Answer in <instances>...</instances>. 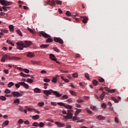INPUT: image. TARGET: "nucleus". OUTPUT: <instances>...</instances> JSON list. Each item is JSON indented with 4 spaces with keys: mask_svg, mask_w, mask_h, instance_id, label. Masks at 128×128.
Returning a JSON list of instances; mask_svg holds the SVG:
<instances>
[{
    "mask_svg": "<svg viewBox=\"0 0 128 128\" xmlns=\"http://www.w3.org/2000/svg\"><path fill=\"white\" fill-rule=\"evenodd\" d=\"M81 18H83V20H82L83 23L86 24L88 22V18L86 16H81Z\"/></svg>",
    "mask_w": 128,
    "mask_h": 128,
    "instance_id": "4468645a",
    "label": "nucleus"
},
{
    "mask_svg": "<svg viewBox=\"0 0 128 128\" xmlns=\"http://www.w3.org/2000/svg\"><path fill=\"white\" fill-rule=\"evenodd\" d=\"M20 99L17 98L14 101V104H20Z\"/></svg>",
    "mask_w": 128,
    "mask_h": 128,
    "instance_id": "a18cd8bd",
    "label": "nucleus"
},
{
    "mask_svg": "<svg viewBox=\"0 0 128 128\" xmlns=\"http://www.w3.org/2000/svg\"><path fill=\"white\" fill-rule=\"evenodd\" d=\"M70 92L72 96H76V92L74 90H70Z\"/></svg>",
    "mask_w": 128,
    "mask_h": 128,
    "instance_id": "4be33fe9",
    "label": "nucleus"
},
{
    "mask_svg": "<svg viewBox=\"0 0 128 128\" xmlns=\"http://www.w3.org/2000/svg\"><path fill=\"white\" fill-rule=\"evenodd\" d=\"M49 46L48 44H41L40 48H48Z\"/></svg>",
    "mask_w": 128,
    "mask_h": 128,
    "instance_id": "6ab92c4d",
    "label": "nucleus"
},
{
    "mask_svg": "<svg viewBox=\"0 0 128 128\" xmlns=\"http://www.w3.org/2000/svg\"><path fill=\"white\" fill-rule=\"evenodd\" d=\"M40 34H41V36H44V38H50V36L48 35V34H47L46 33V32H44V31H41L40 32Z\"/></svg>",
    "mask_w": 128,
    "mask_h": 128,
    "instance_id": "6e6552de",
    "label": "nucleus"
},
{
    "mask_svg": "<svg viewBox=\"0 0 128 128\" xmlns=\"http://www.w3.org/2000/svg\"><path fill=\"white\" fill-rule=\"evenodd\" d=\"M61 100H68V95H64L60 98Z\"/></svg>",
    "mask_w": 128,
    "mask_h": 128,
    "instance_id": "c85d7f7f",
    "label": "nucleus"
},
{
    "mask_svg": "<svg viewBox=\"0 0 128 128\" xmlns=\"http://www.w3.org/2000/svg\"><path fill=\"white\" fill-rule=\"evenodd\" d=\"M38 106H44V102H38Z\"/></svg>",
    "mask_w": 128,
    "mask_h": 128,
    "instance_id": "f704fd0d",
    "label": "nucleus"
},
{
    "mask_svg": "<svg viewBox=\"0 0 128 128\" xmlns=\"http://www.w3.org/2000/svg\"><path fill=\"white\" fill-rule=\"evenodd\" d=\"M16 44H17V48L18 50H24V48H28V46H30L32 44V42L26 41L24 43L22 42H17Z\"/></svg>",
    "mask_w": 128,
    "mask_h": 128,
    "instance_id": "f257e3e1",
    "label": "nucleus"
},
{
    "mask_svg": "<svg viewBox=\"0 0 128 128\" xmlns=\"http://www.w3.org/2000/svg\"><path fill=\"white\" fill-rule=\"evenodd\" d=\"M66 16H72V13L70 11H67L66 13Z\"/></svg>",
    "mask_w": 128,
    "mask_h": 128,
    "instance_id": "ea45409f",
    "label": "nucleus"
},
{
    "mask_svg": "<svg viewBox=\"0 0 128 128\" xmlns=\"http://www.w3.org/2000/svg\"><path fill=\"white\" fill-rule=\"evenodd\" d=\"M54 42H59L60 44H64V40L60 38L54 37Z\"/></svg>",
    "mask_w": 128,
    "mask_h": 128,
    "instance_id": "423d86ee",
    "label": "nucleus"
},
{
    "mask_svg": "<svg viewBox=\"0 0 128 128\" xmlns=\"http://www.w3.org/2000/svg\"><path fill=\"white\" fill-rule=\"evenodd\" d=\"M24 124H30V122H28V120H26L24 122Z\"/></svg>",
    "mask_w": 128,
    "mask_h": 128,
    "instance_id": "69168bd1",
    "label": "nucleus"
},
{
    "mask_svg": "<svg viewBox=\"0 0 128 128\" xmlns=\"http://www.w3.org/2000/svg\"><path fill=\"white\" fill-rule=\"evenodd\" d=\"M16 32L20 36H22V32H20V30H16Z\"/></svg>",
    "mask_w": 128,
    "mask_h": 128,
    "instance_id": "7c9ffc66",
    "label": "nucleus"
},
{
    "mask_svg": "<svg viewBox=\"0 0 128 128\" xmlns=\"http://www.w3.org/2000/svg\"><path fill=\"white\" fill-rule=\"evenodd\" d=\"M26 56L28 58H34V54L32 52H28V54H26Z\"/></svg>",
    "mask_w": 128,
    "mask_h": 128,
    "instance_id": "ddd939ff",
    "label": "nucleus"
},
{
    "mask_svg": "<svg viewBox=\"0 0 128 128\" xmlns=\"http://www.w3.org/2000/svg\"><path fill=\"white\" fill-rule=\"evenodd\" d=\"M31 62H32V64H40V61L32 60Z\"/></svg>",
    "mask_w": 128,
    "mask_h": 128,
    "instance_id": "bb28decb",
    "label": "nucleus"
},
{
    "mask_svg": "<svg viewBox=\"0 0 128 128\" xmlns=\"http://www.w3.org/2000/svg\"><path fill=\"white\" fill-rule=\"evenodd\" d=\"M76 16H78V14H76V16H72V18H75V20H76V22H80V19H78V18H76Z\"/></svg>",
    "mask_w": 128,
    "mask_h": 128,
    "instance_id": "5fc2aeb1",
    "label": "nucleus"
},
{
    "mask_svg": "<svg viewBox=\"0 0 128 128\" xmlns=\"http://www.w3.org/2000/svg\"><path fill=\"white\" fill-rule=\"evenodd\" d=\"M50 58L52 60H54V62H56L57 58H56V56L54 55V54H50Z\"/></svg>",
    "mask_w": 128,
    "mask_h": 128,
    "instance_id": "f8f14e48",
    "label": "nucleus"
},
{
    "mask_svg": "<svg viewBox=\"0 0 128 128\" xmlns=\"http://www.w3.org/2000/svg\"><path fill=\"white\" fill-rule=\"evenodd\" d=\"M6 42L9 44H11L12 46H14V44L10 41V40H7Z\"/></svg>",
    "mask_w": 128,
    "mask_h": 128,
    "instance_id": "72a5a7b5",
    "label": "nucleus"
},
{
    "mask_svg": "<svg viewBox=\"0 0 128 128\" xmlns=\"http://www.w3.org/2000/svg\"><path fill=\"white\" fill-rule=\"evenodd\" d=\"M92 84L94 86H98V81L96 80H94L92 82Z\"/></svg>",
    "mask_w": 128,
    "mask_h": 128,
    "instance_id": "c756f323",
    "label": "nucleus"
},
{
    "mask_svg": "<svg viewBox=\"0 0 128 128\" xmlns=\"http://www.w3.org/2000/svg\"><path fill=\"white\" fill-rule=\"evenodd\" d=\"M55 124H56L58 128H64L66 126L64 124L58 122H55Z\"/></svg>",
    "mask_w": 128,
    "mask_h": 128,
    "instance_id": "9d476101",
    "label": "nucleus"
},
{
    "mask_svg": "<svg viewBox=\"0 0 128 128\" xmlns=\"http://www.w3.org/2000/svg\"><path fill=\"white\" fill-rule=\"evenodd\" d=\"M56 2L57 4H62V1L58 0H48L46 2L44 3V6H46V4H49L51 6H56Z\"/></svg>",
    "mask_w": 128,
    "mask_h": 128,
    "instance_id": "7ed1b4c3",
    "label": "nucleus"
},
{
    "mask_svg": "<svg viewBox=\"0 0 128 128\" xmlns=\"http://www.w3.org/2000/svg\"><path fill=\"white\" fill-rule=\"evenodd\" d=\"M44 82H50V80L48 78H44Z\"/></svg>",
    "mask_w": 128,
    "mask_h": 128,
    "instance_id": "864d4df0",
    "label": "nucleus"
},
{
    "mask_svg": "<svg viewBox=\"0 0 128 128\" xmlns=\"http://www.w3.org/2000/svg\"><path fill=\"white\" fill-rule=\"evenodd\" d=\"M53 50H54V52H60V50H58V48H53Z\"/></svg>",
    "mask_w": 128,
    "mask_h": 128,
    "instance_id": "603ef678",
    "label": "nucleus"
},
{
    "mask_svg": "<svg viewBox=\"0 0 128 128\" xmlns=\"http://www.w3.org/2000/svg\"><path fill=\"white\" fill-rule=\"evenodd\" d=\"M8 58V56L6 54L4 55L3 56H2V58L1 60V62H6V59Z\"/></svg>",
    "mask_w": 128,
    "mask_h": 128,
    "instance_id": "a211bd4d",
    "label": "nucleus"
},
{
    "mask_svg": "<svg viewBox=\"0 0 128 128\" xmlns=\"http://www.w3.org/2000/svg\"><path fill=\"white\" fill-rule=\"evenodd\" d=\"M39 126H40V128H44V122H40L39 124H38Z\"/></svg>",
    "mask_w": 128,
    "mask_h": 128,
    "instance_id": "8fccbe9b",
    "label": "nucleus"
},
{
    "mask_svg": "<svg viewBox=\"0 0 128 128\" xmlns=\"http://www.w3.org/2000/svg\"><path fill=\"white\" fill-rule=\"evenodd\" d=\"M57 104L58 106H66V104L62 102H58Z\"/></svg>",
    "mask_w": 128,
    "mask_h": 128,
    "instance_id": "c03bdc74",
    "label": "nucleus"
},
{
    "mask_svg": "<svg viewBox=\"0 0 128 128\" xmlns=\"http://www.w3.org/2000/svg\"><path fill=\"white\" fill-rule=\"evenodd\" d=\"M65 108H68L69 110H72V106L70 105H65Z\"/></svg>",
    "mask_w": 128,
    "mask_h": 128,
    "instance_id": "4c0bfd02",
    "label": "nucleus"
},
{
    "mask_svg": "<svg viewBox=\"0 0 128 128\" xmlns=\"http://www.w3.org/2000/svg\"><path fill=\"white\" fill-rule=\"evenodd\" d=\"M28 30H29V32H32V34H34V30H32V29H30V28H28Z\"/></svg>",
    "mask_w": 128,
    "mask_h": 128,
    "instance_id": "680f3d73",
    "label": "nucleus"
},
{
    "mask_svg": "<svg viewBox=\"0 0 128 128\" xmlns=\"http://www.w3.org/2000/svg\"><path fill=\"white\" fill-rule=\"evenodd\" d=\"M86 110L87 112H88V114H92V110H90L88 108H86Z\"/></svg>",
    "mask_w": 128,
    "mask_h": 128,
    "instance_id": "13d9d810",
    "label": "nucleus"
},
{
    "mask_svg": "<svg viewBox=\"0 0 128 128\" xmlns=\"http://www.w3.org/2000/svg\"><path fill=\"white\" fill-rule=\"evenodd\" d=\"M58 82V78L56 77H54L52 79V82Z\"/></svg>",
    "mask_w": 128,
    "mask_h": 128,
    "instance_id": "79ce46f5",
    "label": "nucleus"
},
{
    "mask_svg": "<svg viewBox=\"0 0 128 128\" xmlns=\"http://www.w3.org/2000/svg\"><path fill=\"white\" fill-rule=\"evenodd\" d=\"M78 120V118H76V116H74L72 118L73 122H76V120Z\"/></svg>",
    "mask_w": 128,
    "mask_h": 128,
    "instance_id": "4d7b16f0",
    "label": "nucleus"
},
{
    "mask_svg": "<svg viewBox=\"0 0 128 128\" xmlns=\"http://www.w3.org/2000/svg\"><path fill=\"white\" fill-rule=\"evenodd\" d=\"M9 122H10L8 120L4 122L2 125V126L3 128H4V126H8V124Z\"/></svg>",
    "mask_w": 128,
    "mask_h": 128,
    "instance_id": "412c9836",
    "label": "nucleus"
},
{
    "mask_svg": "<svg viewBox=\"0 0 128 128\" xmlns=\"http://www.w3.org/2000/svg\"><path fill=\"white\" fill-rule=\"evenodd\" d=\"M84 76L86 78L90 80V74H88V73H85Z\"/></svg>",
    "mask_w": 128,
    "mask_h": 128,
    "instance_id": "c9c22d12",
    "label": "nucleus"
},
{
    "mask_svg": "<svg viewBox=\"0 0 128 128\" xmlns=\"http://www.w3.org/2000/svg\"><path fill=\"white\" fill-rule=\"evenodd\" d=\"M111 99L112 100H114V102H118V99H116V98L114 97H111Z\"/></svg>",
    "mask_w": 128,
    "mask_h": 128,
    "instance_id": "2f4dec72",
    "label": "nucleus"
},
{
    "mask_svg": "<svg viewBox=\"0 0 128 128\" xmlns=\"http://www.w3.org/2000/svg\"><path fill=\"white\" fill-rule=\"evenodd\" d=\"M34 92H36V94H40V89L38 88H35L34 90Z\"/></svg>",
    "mask_w": 128,
    "mask_h": 128,
    "instance_id": "aec40b11",
    "label": "nucleus"
},
{
    "mask_svg": "<svg viewBox=\"0 0 128 128\" xmlns=\"http://www.w3.org/2000/svg\"><path fill=\"white\" fill-rule=\"evenodd\" d=\"M18 124H24V120H22V119H19L18 121Z\"/></svg>",
    "mask_w": 128,
    "mask_h": 128,
    "instance_id": "58836bf2",
    "label": "nucleus"
},
{
    "mask_svg": "<svg viewBox=\"0 0 128 128\" xmlns=\"http://www.w3.org/2000/svg\"><path fill=\"white\" fill-rule=\"evenodd\" d=\"M10 60H21V58L20 57L12 56L10 57Z\"/></svg>",
    "mask_w": 128,
    "mask_h": 128,
    "instance_id": "dca6fc26",
    "label": "nucleus"
},
{
    "mask_svg": "<svg viewBox=\"0 0 128 128\" xmlns=\"http://www.w3.org/2000/svg\"><path fill=\"white\" fill-rule=\"evenodd\" d=\"M61 79L62 80L65 82H70L68 79L65 78L64 76H61Z\"/></svg>",
    "mask_w": 128,
    "mask_h": 128,
    "instance_id": "5701e85b",
    "label": "nucleus"
},
{
    "mask_svg": "<svg viewBox=\"0 0 128 128\" xmlns=\"http://www.w3.org/2000/svg\"><path fill=\"white\" fill-rule=\"evenodd\" d=\"M76 102H78V104H80V102H84V100L82 99H78L76 100Z\"/></svg>",
    "mask_w": 128,
    "mask_h": 128,
    "instance_id": "09e8293b",
    "label": "nucleus"
},
{
    "mask_svg": "<svg viewBox=\"0 0 128 128\" xmlns=\"http://www.w3.org/2000/svg\"><path fill=\"white\" fill-rule=\"evenodd\" d=\"M104 96H106V92H103L100 96V100H102L104 98Z\"/></svg>",
    "mask_w": 128,
    "mask_h": 128,
    "instance_id": "2eb2a0df",
    "label": "nucleus"
},
{
    "mask_svg": "<svg viewBox=\"0 0 128 128\" xmlns=\"http://www.w3.org/2000/svg\"><path fill=\"white\" fill-rule=\"evenodd\" d=\"M65 120H70L72 118V114L70 112L68 111L67 112V115L64 116Z\"/></svg>",
    "mask_w": 128,
    "mask_h": 128,
    "instance_id": "0eeeda50",
    "label": "nucleus"
},
{
    "mask_svg": "<svg viewBox=\"0 0 128 128\" xmlns=\"http://www.w3.org/2000/svg\"><path fill=\"white\" fill-rule=\"evenodd\" d=\"M12 96L14 98H20V96H22V94H20L18 92H12Z\"/></svg>",
    "mask_w": 128,
    "mask_h": 128,
    "instance_id": "39448f33",
    "label": "nucleus"
},
{
    "mask_svg": "<svg viewBox=\"0 0 128 128\" xmlns=\"http://www.w3.org/2000/svg\"><path fill=\"white\" fill-rule=\"evenodd\" d=\"M14 86V83L12 82H10L8 84V88H12V86Z\"/></svg>",
    "mask_w": 128,
    "mask_h": 128,
    "instance_id": "393cba45",
    "label": "nucleus"
},
{
    "mask_svg": "<svg viewBox=\"0 0 128 128\" xmlns=\"http://www.w3.org/2000/svg\"><path fill=\"white\" fill-rule=\"evenodd\" d=\"M44 94H46V96H48L50 94H54L56 96V98H60V96H62V94H60L58 92L54 91V90L52 89H50L49 90H44Z\"/></svg>",
    "mask_w": 128,
    "mask_h": 128,
    "instance_id": "f03ea898",
    "label": "nucleus"
},
{
    "mask_svg": "<svg viewBox=\"0 0 128 128\" xmlns=\"http://www.w3.org/2000/svg\"><path fill=\"white\" fill-rule=\"evenodd\" d=\"M54 42V40L52 38H48L46 40V42Z\"/></svg>",
    "mask_w": 128,
    "mask_h": 128,
    "instance_id": "a878e982",
    "label": "nucleus"
},
{
    "mask_svg": "<svg viewBox=\"0 0 128 128\" xmlns=\"http://www.w3.org/2000/svg\"><path fill=\"white\" fill-rule=\"evenodd\" d=\"M96 118L99 120H106V116H104L102 115H98L96 116Z\"/></svg>",
    "mask_w": 128,
    "mask_h": 128,
    "instance_id": "9b49d317",
    "label": "nucleus"
},
{
    "mask_svg": "<svg viewBox=\"0 0 128 128\" xmlns=\"http://www.w3.org/2000/svg\"><path fill=\"white\" fill-rule=\"evenodd\" d=\"M73 78H78V73H74L72 74Z\"/></svg>",
    "mask_w": 128,
    "mask_h": 128,
    "instance_id": "6e6d98bb",
    "label": "nucleus"
},
{
    "mask_svg": "<svg viewBox=\"0 0 128 128\" xmlns=\"http://www.w3.org/2000/svg\"><path fill=\"white\" fill-rule=\"evenodd\" d=\"M0 100H6V98L4 96H0Z\"/></svg>",
    "mask_w": 128,
    "mask_h": 128,
    "instance_id": "e433bc0d",
    "label": "nucleus"
},
{
    "mask_svg": "<svg viewBox=\"0 0 128 128\" xmlns=\"http://www.w3.org/2000/svg\"><path fill=\"white\" fill-rule=\"evenodd\" d=\"M80 112H82V110H80V109H78L75 112V116H78V114Z\"/></svg>",
    "mask_w": 128,
    "mask_h": 128,
    "instance_id": "473e14b6",
    "label": "nucleus"
},
{
    "mask_svg": "<svg viewBox=\"0 0 128 128\" xmlns=\"http://www.w3.org/2000/svg\"><path fill=\"white\" fill-rule=\"evenodd\" d=\"M16 87L17 88H20V84H18H18H16Z\"/></svg>",
    "mask_w": 128,
    "mask_h": 128,
    "instance_id": "0e129e2a",
    "label": "nucleus"
},
{
    "mask_svg": "<svg viewBox=\"0 0 128 128\" xmlns=\"http://www.w3.org/2000/svg\"><path fill=\"white\" fill-rule=\"evenodd\" d=\"M32 126H38V123L36 122H34L32 124Z\"/></svg>",
    "mask_w": 128,
    "mask_h": 128,
    "instance_id": "de8ad7c7",
    "label": "nucleus"
},
{
    "mask_svg": "<svg viewBox=\"0 0 128 128\" xmlns=\"http://www.w3.org/2000/svg\"><path fill=\"white\" fill-rule=\"evenodd\" d=\"M4 94H10V90L8 89H6L4 90Z\"/></svg>",
    "mask_w": 128,
    "mask_h": 128,
    "instance_id": "3c124183",
    "label": "nucleus"
},
{
    "mask_svg": "<svg viewBox=\"0 0 128 128\" xmlns=\"http://www.w3.org/2000/svg\"><path fill=\"white\" fill-rule=\"evenodd\" d=\"M14 26H12V25L9 26V29H10V32H14Z\"/></svg>",
    "mask_w": 128,
    "mask_h": 128,
    "instance_id": "b1692460",
    "label": "nucleus"
},
{
    "mask_svg": "<svg viewBox=\"0 0 128 128\" xmlns=\"http://www.w3.org/2000/svg\"><path fill=\"white\" fill-rule=\"evenodd\" d=\"M114 122L116 124H118V119L117 117H115Z\"/></svg>",
    "mask_w": 128,
    "mask_h": 128,
    "instance_id": "e2e57ef3",
    "label": "nucleus"
},
{
    "mask_svg": "<svg viewBox=\"0 0 128 128\" xmlns=\"http://www.w3.org/2000/svg\"><path fill=\"white\" fill-rule=\"evenodd\" d=\"M27 82H29V84H32V82H33L34 80L30 78H28L26 80Z\"/></svg>",
    "mask_w": 128,
    "mask_h": 128,
    "instance_id": "37998d69",
    "label": "nucleus"
},
{
    "mask_svg": "<svg viewBox=\"0 0 128 128\" xmlns=\"http://www.w3.org/2000/svg\"><path fill=\"white\" fill-rule=\"evenodd\" d=\"M98 80L99 82H104V79L102 78H100V77L98 78Z\"/></svg>",
    "mask_w": 128,
    "mask_h": 128,
    "instance_id": "cd10ccee",
    "label": "nucleus"
},
{
    "mask_svg": "<svg viewBox=\"0 0 128 128\" xmlns=\"http://www.w3.org/2000/svg\"><path fill=\"white\" fill-rule=\"evenodd\" d=\"M24 72H26V74H28V72H30V70H28V69L24 68Z\"/></svg>",
    "mask_w": 128,
    "mask_h": 128,
    "instance_id": "bf43d9fd",
    "label": "nucleus"
},
{
    "mask_svg": "<svg viewBox=\"0 0 128 128\" xmlns=\"http://www.w3.org/2000/svg\"><path fill=\"white\" fill-rule=\"evenodd\" d=\"M102 106L103 108H106V104L104 103L102 104Z\"/></svg>",
    "mask_w": 128,
    "mask_h": 128,
    "instance_id": "052dcab7",
    "label": "nucleus"
},
{
    "mask_svg": "<svg viewBox=\"0 0 128 128\" xmlns=\"http://www.w3.org/2000/svg\"><path fill=\"white\" fill-rule=\"evenodd\" d=\"M108 92H110L112 94L114 92H116V89H113V90H108Z\"/></svg>",
    "mask_w": 128,
    "mask_h": 128,
    "instance_id": "a19ab883",
    "label": "nucleus"
},
{
    "mask_svg": "<svg viewBox=\"0 0 128 128\" xmlns=\"http://www.w3.org/2000/svg\"><path fill=\"white\" fill-rule=\"evenodd\" d=\"M20 76H23L24 78H26V74H25L24 73L22 72H21L20 74Z\"/></svg>",
    "mask_w": 128,
    "mask_h": 128,
    "instance_id": "49530a36",
    "label": "nucleus"
},
{
    "mask_svg": "<svg viewBox=\"0 0 128 128\" xmlns=\"http://www.w3.org/2000/svg\"><path fill=\"white\" fill-rule=\"evenodd\" d=\"M41 74H46V71L44 70H42L40 72Z\"/></svg>",
    "mask_w": 128,
    "mask_h": 128,
    "instance_id": "338daca9",
    "label": "nucleus"
},
{
    "mask_svg": "<svg viewBox=\"0 0 128 128\" xmlns=\"http://www.w3.org/2000/svg\"><path fill=\"white\" fill-rule=\"evenodd\" d=\"M32 120H38L40 118V115L36 114L35 116H32Z\"/></svg>",
    "mask_w": 128,
    "mask_h": 128,
    "instance_id": "f3484780",
    "label": "nucleus"
},
{
    "mask_svg": "<svg viewBox=\"0 0 128 128\" xmlns=\"http://www.w3.org/2000/svg\"><path fill=\"white\" fill-rule=\"evenodd\" d=\"M18 84L20 86H24V88H26L27 90H28V88H29L28 84H26V82H19Z\"/></svg>",
    "mask_w": 128,
    "mask_h": 128,
    "instance_id": "1a4fd4ad",
    "label": "nucleus"
},
{
    "mask_svg": "<svg viewBox=\"0 0 128 128\" xmlns=\"http://www.w3.org/2000/svg\"><path fill=\"white\" fill-rule=\"evenodd\" d=\"M0 4H2V6H10L12 4V2H8L6 0H0Z\"/></svg>",
    "mask_w": 128,
    "mask_h": 128,
    "instance_id": "20e7f679",
    "label": "nucleus"
},
{
    "mask_svg": "<svg viewBox=\"0 0 128 128\" xmlns=\"http://www.w3.org/2000/svg\"><path fill=\"white\" fill-rule=\"evenodd\" d=\"M18 110L20 112H24V108H22V107H20Z\"/></svg>",
    "mask_w": 128,
    "mask_h": 128,
    "instance_id": "774afa93",
    "label": "nucleus"
}]
</instances>
